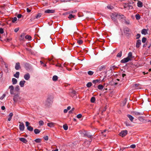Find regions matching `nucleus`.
I'll return each mask as SVG.
<instances>
[{"label": "nucleus", "mask_w": 151, "mask_h": 151, "mask_svg": "<svg viewBox=\"0 0 151 151\" xmlns=\"http://www.w3.org/2000/svg\"><path fill=\"white\" fill-rule=\"evenodd\" d=\"M111 17V19L114 22L116 21L117 19H122L124 20L125 19V17L123 15L120 14L113 13L112 14Z\"/></svg>", "instance_id": "f257e3e1"}, {"label": "nucleus", "mask_w": 151, "mask_h": 151, "mask_svg": "<svg viewBox=\"0 0 151 151\" xmlns=\"http://www.w3.org/2000/svg\"><path fill=\"white\" fill-rule=\"evenodd\" d=\"M106 65H102L98 66L96 69V71L97 72L104 71L106 69Z\"/></svg>", "instance_id": "f03ea898"}, {"label": "nucleus", "mask_w": 151, "mask_h": 151, "mask_svg": "<svg viewBox=\"0 0 151 151\" xmlns=\"http://www.w3.org/2000/svg\"><path fill=\"white\" fill-rule=\"evenodd\" d=\"M24 67L27 70H29L31 68V65L30 64L26 62L24 63Z\"/></svg>", "instance_id": "7ed1b4c3"}, {"label": "nucleus", "mask_w": 151, "mask_h": 151, "mask_svg": "<svg viewBox=\"0 0 151 151\" xmlns=\"http://www.w3.org/2000/svg\"><path fill=\"white\" fill-rule=\"evenodd\" d=\"M123 31L124 33L127 36H129V35L130 34L129 33V32H130V30L129 29L128 27H125L123 29Z\"/></svg>", "instance_id": "20e7f679"}, {"label": "nucleus", "mask_w": 151, "mask_h": 151, "mask_svg": "<svg viewBox=\"0 0 151 151\" xmlns=\"http://www.w3.org/2000/svg\"><path fill=\"white\" fill-rule=\"evenodd\" d=\"M128 132L127 130H122L119 133V135L122 137L125 136L127 134Z\"/></svg>", "instance_id": "39448f33"}, {"label": "nucleus", "mask_w": 151, "mask_h": 151, "mask_svg": "<svg viewBox=\"0 0 151 151\" xmlns=\"http://www.w3.org/2000/svg\"><path fill=\"white\" fill-rule=\"evenodd\" d=\"M19 123H20V124L19 125V129L20 130L22 131H23L24 130L25 127L23 123L20 122H19Z\"/></svg>", "instance_id": "423d86ee"}, {"label": "nucleus", "mask_w": 151, "mask_h": 151, "mask_svg": "<svg viewBox=\"0 0 151 151\" xmlns=\"http://www.w3.org/2000/svg\"><path fill=\"white\" fill-rule=\"evenodd\" d=\"M20 99V97L19 96V95L18 94H15L13 98V100L14 102H16Z\"/></svg>", "instance_id": "0eeeda50"}, {"label": "nucleus", "mask_w": 151, "mask_h": 151, "mask_svg": "<svg viewBox=\"0 0 151 151\" xmlns=\"http://www.w3.org/2000/svg\"><path fill=\"white\" fill-rule=\"evenodd\" d=\"M129 60H131L127 57L126 58H124L123 59L121 60V63H125L127 62Z\"/></svg>", "instance_id": "6e6552de"}, {"label": "nucleus", "mask_w": 151, "mask_h": 151, "mask_svg": "<svg viewBox=\"0 0 151 151\" xmlns=\"http://www.w3.org/2000/svg\"><path fill=\"white\" fill-rule=\"evenodd\" d=\"M21 68L20 63L19 62L17 63H16L15 66V69L16 70H19Z\"/></svg>", "instance_id": "1a4fd4ad"}, {"label": "nucleus", "mask_w": 151, "mask_h": 151, "mask_svg": "<svg viewBox=\"0 0 151 151\" xmlns=\"http://www.w3.org/2000/svg\"><path fill=\"white\" fill-rule=\"evenodd\" d=\"M52 103V101L51 100H50V99H48L46 101L45 105L47 106H49Z\"/></svg>", "instance_id": "9d476101"}, {"label": "nucleus", "mask_w": 151, "mask_h": 151, "mask_svg": "<svg viewBox=\"0 0 151 151\" xmlns=\"http://www.w3.org/2000/svg\"><path fill=\"white\" fill-rule=\"evenodd\" d=\"M133 114L135 116L142 115L144 114L143 112H139L135 111L133 112Z\"/></svg>", "instance_id": "9b49d317"}, {"label": "nucleus", "mask_w": 151, "mask_h": 151, "mask_svg": "<svg viewBox=\"0 0 151 151\" xmlns=\"http://www.w3.org/2000/svg\"><path fill=\"white\" fill-rule=\"evenodd\" d=\"M55 12L54 10L47 9L45 11V13H53Z\"/></svg>", "instance_id": "f8f14e48"}, {"label": "nucleus", "mask_w": 151, "mask_h": 151, "mask_svg": "<svg viewBox=\"0 0 151 151\" xmlns=\"http://www.w3.org/2000/svg\"><path fill=\"white\" fill-rule=\"evenodd\" d=\"M118 68V67L116 66V65H114L113 64L111 65L110 67V70H111V72L113 71V70H114L115 69H117Z\"/></svg>", "instance_id": "ddd939ff"}, {"label": "nucleus", "mask_w": 151, "mask_h": 151, "mask_svg": "<svg viewBox=\"0 0 151 151\" xmlns=\"http://www.w3.org/2000/svg\"><path fill=\"white\" fill-rule=\"evenodd\" d=\"M30 78V75L29 73H27L24 76V78L26 80H28Z\"/></svg>", "instance_id": "4468645a"}, {"label": "nucleus", "mask_w": 151, "mask_h": 151, "mask_svg": "<svg viewBox=\"0 0 151 151\" xmlns=\"http://www.w3.org/2000/svg\"><path fill=\"white\" fill-rule=\"evenodd\" d=\"M141 44V41L140 40H138L137 41L136 44V47L137 48H138Z\"/></svg>", "instance_id": "2eb2a0df"}, {"label": "nucleus", "mask_w": 151, "mask_h": 151, "mask_svg": "<svg viewBox=\"0 0 151 151\" xmlns=\"http://www.w3.org/2000/svg\"><path fill=\"white\" fill-rule=\"evenodd\" d=\"M19 140L20 141L22 142H23L25 144H27V139L24 138H22V137L19 138Z\"/></svg>", "instance_id": "dca6fc26"}, {"label": "nucleus", "mask_w": 151, "mask_h": 151, "mask_svg": "<svg viewBox=\"0 0 151 151\" xmlns=\"http://www.w3.org/2000/svg\"><path fill=\"white\" fill-rule=\"evenodd\" d=\"M137 6L139 7H142L143 6V3L140 1H138L137 3Z\"/></svg>", "instance_id": "f3484780"}, {"label": "nucleus", "mask_w": 151, "mask_h": 151, "mask_svg": "<svg viewBox=\"0 0 151 151\" xmlns=\"http://www.w3.org/2000/svg\"><path fill=\"white\" fill-rule=\"evenodd\" d=\"M42 15L41 13H38L35 16H34L33 18V19H38L40 18Z\"/></svg>", "instance_id": "a211bd4d"}, {"label": "nucleus", "mask_w": 151, "mask_h": 151, "mask_svg": "<svg viewBox=\"0 0 151 151\" xmlns=\"http://www.w3.org/2000/svg\"><path fill=\"white\" fill-rule=\"evenodd\" d=\"M26 81L24 80L23 81H21L19 82V85L21 87H23L24 86V83Z\"/></svg>", "instance_id": "6ab92c4d"}, {"label": "nucleus", "mask_w": 151, "mask_h": 151, "mask_svg": "<svg viewBox=\"0 0 151 151\" xmlns=\"http://www.w3.org/2000/svg\"><path fill=\"white\" fill-rule=\"evenodd\" d=\"M84 136L85 137H87L88 138H90L91 139H92V135H90L88 134V132H86L84 134Z\"/></svg>", "instance_id": "aec40b11"}, {"label": "nucleus", "mask_w": 151, "mask_h": 151, "mask_svg": "<svg viewBox=\"0 0 151 151\" xmlns=\"http://www.w3.org/2000/svg\"><path fill=\"white\" fill-rule=\"evenodd\" d=\"M127 57L130 59V60H131L132 59V52H130L128 53Z\"/></svg>", "instance_id": "412c9836"}, {"label": "nucleus", "mask_w": 151, "mask_h": 151, "mask_svg": "<svg viewBox=\"0 0 151 151\" xmlns=\"http://www.w3.org/2000/svg\"><path fill=\"white\" fill-rule=\"evenodd\" d=\"M13 116V114L11 112L9 113V118L8 119V121H10L12 118V116Z\"/></svg>", "instance_id": "4be33fe9"}, {"label": "nucleus", "mask_w": 151, "mask_h": 151, "mask_svg": "<svg viewBox=\"0 0 151 151\" xmlns=\"http://www.w3.org/2000/svg\"><path fill=\"white\" fill-rule=\"evenodd\" d=\"M127 116L129 118L131 121H133L134 118L130 114H128L127 115Z\"/></svg>", "instance_id": "5701e85b"}, {"label": "nucleus", "mask_w": 151, "mask_h": 151, "mask_svg": "<svg viewBox=\"0 0 151 151\" xmlns=\"http://www.w3.org/2000/svg\"><path fill=\"white\" fill-rule=\"evenodd\" d=\"M54 123L53 122L49 123L47 124V126L50 127H53Z\"/></svg>", "instance_id": "b1692460"}, {"label": "nucleus", "mask_w": 151, "mask_h": 151, "mask_svg": "<svg viewBox=\"0 0 151 151\" xmlns=\"http://www.w3.org/2000/svg\"><path fill=\"white\" fill-rule=\"evenodd\" d=\"M27 129L30 132L32 131L33 130V128L31 126H29V127H27Z\"/></svg>", "instance_id": "393cba45"}, {"label": "nucleus", "mask_w": 151, "mask_h": 151, "mask_svg": "<svg viewBox=\"0 0 151 151\" xmlns=\"http://www.w3.org/2000/svg\"><path fill=\"white\" fill-rule=\"evenodd\" d=\"M19 73L18 72H16V73L14 74V76L17 78H19Z\"/></svg>", "instance_id": "a878e982"}, {"label": "nucleus", "mask_w": 151, "mask_h": 151, "mask_svg": "<svg viewBox=\"0 0 151 151\" xmlns=\"http://www.w3.org/2000/svg\"><path fill=\"white\" fill-rule=\"evenodd\" d=\"M135 17H136V19L137 20H139L141 18V17L139 15V14H137L135 16Z\"/></svg>", "instance_id": "bb28decb"}, {"label": "nucleus", "mask_w": 151, "mask_h": 151, "mask_svg": "<svg viewBox=\"0 0 151 151\" xmlns=\"http://www.w3.org/2000/svg\"><path fill=\"white\" fill-rule=\"evenodd\" d=\"M12 82L13 84H15L17 82V80L15 78H13L12 79Z\"/></svg>", "instance_id": "cd10ccee"}, {"label": "nucleus", "mask_w": 151, "mask_h": 151, "mask_svg": "<svg viewBox=\"0 0 151 151\" xmlns=\"http://www.w3.org/2000/svg\"><path fill=\"white\" fill-rule=\"evenodd\" d=\"M40 132V130L38 129H35L34 130V132L35 134H39Z\"/></svg>", "instance_id": "c85d7f7f"}, {"label": "nucleus", "mask_w": 151, "mask_h": 151, "mask_svg": "<svg viewBox=\"0 0 151 151\" xmlns=\"http://www.w3.org/2000/svg\"><path fill=\"white\" fill-rule=\"evenodd\" d=\"M52 80L54 81H56L58 79V77L56 76H54L52 77Z\"/></svg>", "instance_id": "c756f323"}, {"label": "nucleus", "mask_w": 151, "mask_h": 151, "mask_svg": "<svg viewBox=\"0 0 151 151\" xmlns=\"http://www.w3.org/2000/svg\"><path fill=\"white\" fill-rule=\"evenodd\" d=\"M147 33V31L146 29H142V31H141V33L142 34H145V35L146 33Z\"/></svg>", "instance_id": "7c9ffc66"}, {"label": "nucleus", "mask_w": 151, "mask_h": 151, "mask_svg": "<svg viewBox=\"0 0 151 151\" xmlns=\"http://www.w3.org/2000/svg\"><path fill=\"white\" fill-rule=\"evenodd\" d=\"M25 38L26 39H28L29 40H31L32 37L30 36L27 35L25 36Z\"/></svg>", "instance_id": "2f4dec72"}, {"label": "nucleus", "mask_w": 151, "mask_h": 151, "mask_svg": "<svg viewBox=\"0 0 151 151\" xmlns=\"http://www.w3.org/2000/svg\"><path fill=\"white\" fill-rule=\"evenodd\" d=\"M104 86L101 84H100L98 86V88L99 90H102L103 89Z\"/></svg>", "instance_id": "473e14b6"}, {"label": "nucleus", "mask_w": 151, "mask_h": 151, "mask_svg": "<svg viewBox=\"0 0 151 151\" xmlns=\"http://www.w3.org/2000/svg\"><path fill=\"white\" fill-rule=\"evenodd\" d=\"M100 79H96V80H93L92 82L94 84H96L98 83L100 81Z\"/></svg>", "instance_id": "72a5a7b5"}, {"label": "nucleus", "mask_w": 151, "mask_h": 151, "mask_svg": "<svg viewBox=\"0 0 151 151\" xmlns=\"http://www.w3.org/2000/svg\"><path fill=\"white\" fill-rule=\"evenodd\" d=\"M17 18L16 17L13 18L12 19V22L13 23H15V22L17 20Z\"/></svg>", "instance_id": "f704fd0d"}, {"label": "nucleus", "mask_w": 151, "mask_h": 151, "mask_svg": "<svg viewBox=\"0 0 151 151\" xmlns=\"http://www.w3.org/2000/svg\"><path fill=\"white\" fill-rule=\"evenodd\" d=\"M93 72L90 70L88 71L87 72L88 74L90 76L92 75L93 74Z\"/></svg>", "instance_id": "c9c22d12"}, {"label": "nucleus", "mask_w": 151, "mask_h": 151, "mask_svg": "<svg viewBox=\"0 0 151 151\" xmlns=\"http://www.w3.org/2000/svg\"><path fill=\"white\" fill-rule=\"evenodd\" d=\"M96 99L95 97H92L91 99V103H94Z\"/></svg>", "instance_id": "e433bc0d"}, {"label": "nucleus", "mask_w": 151, "mask_h": 151, "mask_svg": "<svg viewBox=\"0 0 151 151\" xmlns=\"http://www.w3.org/2000/svg\"><path fill=\"white\" fill-rule=\"evenodd\" d=\"M92 85V84L90 82H88V83L87 84H86V86L87 87H88V88H89L90 87H91Z\"/></svg>", "instance_id": "4c0bfd02"}, {"label": "nucleus", "mask_w": 151, "mask_h": 151, "mask_svg": "<svg viewBox=\"0 0 151 151\" xmlns=\"http://www.w3.org/2000/svg\"><path fill=\"white\" fill-rule=\"evenodd\" d=\"M75 16L74 15H73L72 14H70L69 15V16L68 17V18L70 19H72L74 18Z\"/></svg>", "instance_id": "58836bf2"}, {"label": "nucleus", "mask_w": 151, "mask_h": 151, "mask_svg": "<svg viewBox=\"0 0 151 151\" xmlns=\"http://www.w3.org/2000/svg\"><path fill=\"white\" fill-rule=\"evenodd\" d=\"M122 51H120V52L118 53L117 55L116 56L120 58L122 56Z\"/></svg>", "instance_id": "ea45409f"}, {"label": "nucleus", "mask_w": 151, "mask_h": 151, "mask_svg": "<svg viewBox=\"0 0 151 151\" xmlns=\"http://www.w3.org/2000/svg\"><path fill=\"white\" fill-rule=\"evenodd\" d=\"M107 8L108 9L110 10L113 9L114 8V7L113 6L110 5H109L107 6Z\"/></svg>", "instance_id": "a19ab883"}, {"label": "nucleus", "mask_w": 151, "mask_h": 151, "mask_svg": "<svg viewBox=\"0 0 151 151\" xmlns=\"http://www.w3.org/2000/svg\"><path fill=\"white\" fill-rule=\"evenodd\" d=\"M35 141L36 142L40 143L41 142V140L40 139H37L35 140Z\"/></svg>", "instance_id": "79ce46f5"}, {"label": "nucleus", "mask_w": 151, "mask_h": 151, "mask_svg": "<svg viewBox=\"0 0 151 151\" xmlns=\"http://www.w3.org/2000/svg\"><path fill=\"white\" fill-rule=\"evenodd\" d=\"M83 42V41L81 40H79L77 41V43L80 45L82 44Z\"/></svg>", "instance_id": "37998d69"}, {"label": "nucleus", "mask_w": 151, "mask_h": 151, "mask_svg": "<svg viewBox=\"0 0 151 151\" xmlns=\"http://www.w3.org/2000/svg\"><path fill=\"white\" fill-rule=\"evenodd\" d=\"M63 127L64 129L65 130H67L68 129V126L66 124L63 125Z\"/></svg>", "instance_id": "c03bdc74"}, {"label": "nucleus", "mask_w": 151, "mask_h": 151, "mask_svg": "<svg viewBox=\"0 0 151 151\" xmlns=\"http://www.w3.org/2000/svg\"><path fill=\"white\" fill-rule=\"evenodd\" d=\"M39 125L40 126L43 125L44 124V122L42 120L40 121L39 122Z\"/></svg>", "instance_id": "a18cd8bd"}, {"label": "nucleus", "mask_w": 151, "mask_h": 151, "mask_svg": "<svg viewBox=\"0 0 151 151\" xmlns=\"http://www.w3.org/2000/svg\"><path fill=\"white\" fill-rule=\"evenodd\" d=\"M147 40V39L145 37H143L142 39V42L143 43H145Z\"/></svg>", "instance_id": "49530a36"}, {"label": "nucleus", "mask_w": 151, "mask_h": 151, "mask_svg": "<svg viewBox=\"0 0 151 151\" xmlns=\"http://www.w3.org/2000/svg\"><path fill=\"white\" fill-rule=\"evenodd\" d=\"M71 0H60V2L61 3L63 2H67Z\"/></svg>", "instance_id": "de8ad7c7"}, {"label": "nucleus", "mask_w": 151, "mask_h": 151, "mask_svg": "<svg viewBox=\"0 0 151 151\" xmlns=\"http://www.w3.org/2000/svg\"><path fill=\"white\" fill-rule=\"evenodd\" d=\"M15 90L17 91H18L19 90V86H17L15 88Z\"/></svg>", "instance_id": "09e8293b"}, {"label": "nucleus", "mask_w": 151, "mask_h": 151, "mask_svg": "<svg viewBox=\"0 0 151 151\" xmlns=\"http://www.w3.org/2000/svg\"><path fill=\"white\" fill-rule=\"evenodd\" d=\"M127 6L129 8V9H133V6L131 5L128 4L127 5Z\"/></svg>", "instance_id": "8fccbe9b"}, {"label": "nucleus", "mask_w": 151, "mask_h": 151, "mask_svg": "<svg viewBox=\"0 0 151 151\" xmlns=\"http://www.w3.org/2000/svg\"><path fill=\"white\" fill-rule=\"evenodd\" d=\"M4 31L3 29L2 28H0V33L2 34L4 33Z\"/></svg>", "instance_id": "3c124183"}, {"label": "nucleus", "mask_w": 151, "mask_h": 151, "mask_svg": "<svg viewBox=\"0 0 151 151\" xmlns=\"http://www.w3.org/2000/svg\"><path fill=\"white\" fill-rule=\"evenodd\" d=\"M138 119L141 121H143L144 120V119L142 117L139 116L138 118Z\"/></svg>", "instance_id": "603ef678"}, {"label": "nucleus", "mask_w": 151, "mask_h": 151, "mask_svg": "<svg viewBox=\"0 0 151 151\" xmlns=\"http://www.w3.org/2000/svg\"><path fill=\"white\" fill-rule=\"evenodd\" d=\"M130 147L132 148H134L136 147V145L134 144H132L130 145Z\"/></svg>", "instance_id": "864d4df0"}, {"label": "nucleus", "mask_w": 151, "mask_h": 151, "mask_svg": "<svg viewBox=\"0 0 151 151\" xmlns=\"http://www.w3.org/2000/svg\"><path fill=\"white\" fill-rule=\"evenodd\" d=\"M9 88L10 89V90H14V86L12 85L10 86L9 87Z\"/></svg>", "instance_id": "5fc2aeb1"}, {"label": "nucleus", "mask_w": 151, "mask_h": 151, "mask_svg": "<svg viewBox=\"0 0 151 151\" xmlns=\"http://www.w3.org/2000/svg\"><path fill=\"white\" fill-rule=\"evenodd\" d=\"M6 96V95L4 94H3L2 96H1L0 98V99L1 100H2L4 97H5V96Z\"/></svg>", "instance_id": "6e6d98bb"}, {"label": "nucleus", "mask_w": 151, "mask_h": 151, "mask_svg": "<svg viewBox=\"0 0 151 151\" xmlns=\"http://www.w3.org/2000/svg\"><path fill=\"white\" fill-rule=\"evenodd\" d=\"M82 115L81 114H78L77 116V117L78 118V119H79V118H80L81 117H82Z\"/></svg>", "instance_id": "4d7b16f0"}, {"label": "nucleus", "mask_w": 151, "mask_h": 151, "mask_svg": "<svg viewBox=\"0 0 151 151\" xmlns=\"http://www.w3.org/2000/svg\"><path fill=\"white\" fill-rule=\"evenodd\" d=\"M140 35L139 34H138L136 35V39H138L139 38V37H140Z\"/></svg>", "instance_id": "13d9d810"}, {"label": "nucleus", "mask_w": 151, "mask_h": 151, "mask_svg": "<svg viewBox=\"0 0 151 151\" xmlns=\"http://www.w3.org/2000/svg\"><path fill=\"white\" fill-rule=\"evenodd\" d=\"M26 126L27 127H29V125L30 124V123L28 122H26Z\"/></svg>", "instance_id": "bf43d9fd"}, {"label": "nucleus", "mask_w": 151, "mask_h": 151, "mask_svg": "<svg viewBox=\"0 0 151 151\" xmlns=\"http://www.w3.org/2000/svg\"><path fill=\"white\" fill-rule=\"evenodd\" d=\"M44 139L45 140H47L48 139V137L47 136H45L44 137Z\"/></svg>", "instance_id": "052dcab7"}, {"label": "nucleus", "mask_w": 151, "mask_h": 151, "mask_svg": "<svg viewBox=\"0 0 151 151\" xmlns=\"http://www.w3.org/2000/svg\"><path fill=\"white\" fill-rule=\"evenodd\" d=\"M77 12V11L76 10H74L73 11H72L70 12V13H76Z\"/></svg>", "instance_id": "680f3d73"}, {"label": "nucleus", "mask_w": 151, "mask_h": 151, "mask_svg": "<svg viewBox=\"0 0 151 151\" xmlns=\"http://www.w3.org/2000/svg\"><path fill=\"white\" fill-rule=\"evenodd\" d=\"M22 16V15L21 14H18L17 16V17L18 18H20Z\"/></svg>", "instance_id": "e2e57ef3"}, {"label": "nucleus", "mask_w": 151, "mask_h": 151, "mask_svg": "<svg viewBox=\"0 0 151 151\" xmlns=\"http://www.w3.org/2000/svg\"><path fill=\"white\" fill-rule=\"evenodd\" d=\"M72 93L74 95H73V96H74V95H76V92L74 90H73L72 91Z\"/></svg>", "instance_id": "0e129e2a"}, {"label": "nucleus", "mask_w": 151, "mask_h": 151, "mask_svg": "<svg viewBox=\"0 0 151 151\" xmlns=\"http://www.w3.org/2000/svg\"><path fill=\"white\" fill-rule=\"evenodd\" d=\"M19 28H15L14 29V31L15 32H17L19 31Z\"/></svg>", "instance_id": "69168bd1"}, {"label": "nucleus", "mask_w": 151, "mask_h": 151, "mask_svg": "<svg viewBox=\"0 0 151 151\" xmlns=\"http://www.w3.org/2000/svg\"><path fill=\"white\" fill-rule=\"evenodd\" d=\"M10 94L11 95L14 94V90H10Z\"/></svg>", "instance_id": "338daca9"}, {"label": "nucleus", "mask_w": 151, "mask_h": 151, "mask_svg": "<svg viewBox=\"0 0 151 151\" xmlns=\"http://www.w3.org/2000/svg\"><path fill=\"white\" fill-rule=\"evenodd\" d=\"M27 12L29 13L31 11V10L29 8H27Z\"/></svg>", "instance_id": "774afa93"}]
</instances>
